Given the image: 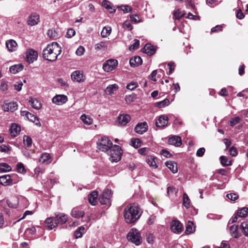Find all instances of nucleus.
<instances>
[{
    "label": "nucleus",
    "instance_id": "1",
    "mask_svg": "<svg viewBox=\"0 0 248 248\" xmlns=\"http://www.w3.org/2000/svg\"><path fill=\"white\" fill-rule=\"evenodd\" d=\"M141 215L140 208L136 204H128L124 209V217L127 224L135 223Z\"/></svg>",
    "mask_w": 248,
    "mask_h": 248
},
{
    "label": "nucleus",
    "instance_id": "2",
    "mask_svg": "<svg viewBox=\"0 0 248 248\" xmlns=\"http://www.w3.org/2000/svg\"><path fill=\"white\" fill-rule=\"evenodd\" d=\"M61 47L57 42H53L47 46L43 50V58L50 62L55 61L58 56L61 53Z\"/></svg>",
    "mask_w": 248,
    "mask_h": 248
},
{
    "label": "nucleus",
    "instance_id": "3",
    "mask_svg": "<svg viewBox=\"0 0 248 248\" xmlns=\"http://www.w3.org/2000/svg\"><path fill=\"white\" fill-rule=\"evenodd\" d=\"M108 154L111 162H117L121 158L122 151L118 145H114L108 151Z\"/></svg>",
    "mask_w": 248,
    "mask_h": 248
},
{
    "label": "nucleus",
    "instance_id": "4",
    "mask_svg": "<svg viewBox=\"0 0 248 248\" xmlns=\"http://www.w3.org/2000/svg\"><path fill=\"white\" fill-rule=\"evenodd\" d=\"M127 240L135 244L136 246H139L142 243V238L140 232L136 229H131L127 235Z\"/></svg>",
    "mask_w": 248,
    "mask_h": 248
},
{
    "label": "nucleus",
    "instance_id": "5",
    "mask_svg": "<svg viewBox=\"0 0 248 248\" xmlns=\"http://www.w3.org/2000/svg\"><path fill=\"white\" fill-rule=\"evenodd\" d=\"M97 148L101 151L108 152L113 146L111 141L108 137H103L97 142Z\"/></svg>",
    "mask_w": 248,
    "mask_h": 248
},
{
    "label": "nucleus",
    "instance_id": "6",
    "mask_svg": "<svg viewBox=\"0 0 248 248\" xmlns=\"http://www.w3.org/2000/svg\"><path fill=\"white\" fill-rule=\"evenodd\" d=\"M118 65V61L114 59H109L105 62L103 68L105 72H109L115 69Z\"/></svg>",
    "mask_w": 248,
    "mask_h": 248
},
{
    "label": "nucleus",
    "instance_id": "7",
    "mask_svg": "<svg viewBox=\"0 0 248 248\" xmlns=\"http://www.w3.org/2000/svg\"><path fill=\"white\" fill-rule=\"evenodd\" d=\"M111 191L109 189L105 190L99 198V200L101 204H107L109 202L110 199L111 197Z\"/></svg>",
    "mask_w": 248,
    "mask_h": 248
},
{
    "label": "nucleus",
    "instance_id": "8",
    "mask_svg": "<svg viewBox=\"0 0 248 248\" xmlns=\"http://www.w3.org/2000/svg\"><path fill=\"white\" fill-rule=\"evenodd\" d=\"M71 78L74 81L79 83L83 82L85 80V76L83 75L82 71L77 70L72 73L71 75Z\"/></svg>",
    "mask_w": 248,
    "mask_h": 248
},
{
    "label": "nucleus",
    "instance_id": "9",
    "mask_svg": "<svg viewBox=\"0 0 248 248\" xmlns=\"http://www.w3.org/2000/svg\"><path fill=\"white\" fill-rule=\"evenodd\" d=\"M38 58L37 52L32 49H29L26 53V62L31 63L36 61Z\"/></svg>",
    "mask_w": 248,
    "mask_h": 248
},
{
    "label": "nucleus",
    "instance_id": "10",
    "mask_svg": "<svg viewBox=\"0 0 248 248\" xmlns=\"http://www.w3.org/2000/svg\"><path fill=\"white\" fill-rule=\"evenodd\" d=\"M67 100V96L64 94H58L53 97L52 102L57 105H61L65 103Z\"/></svg>",
    "mask_w": 248,
    "mask_h": 248
},
{
    "label": "nucleus",
    "instance_id": "11",
    "mask_svg": "<svg viewBox=\"0 0 248 248\" xmlns=\"http://www.w3.org/2000/svg\"><path fill=\"white\" fill-rule=\"evenodd\" d=\"M131 117L128 114H121L119 116L117 120L118 125L125 126L130 120Z\"/></svg>",
    "mask_w": 248,
    "mask_h": 248
},
{
    "label": "nucleus",
    "instance_id": "12",
    "mask_svg": "<svg viewBox=\"0 0 248 248\" xmlns=\"http://www.w3.org/2000/svg\"><path fill=\"white\" fill-rule=\"evenodd\" d=\"M148 128L147 123L146 122L138 124L135 127V131L139 134H143L146 132Z\"/></svg>",
    "mask_w": 248,
    "mask_h": 248
},
{
    "label": "nucleus",
    "instance_id": "13",
    "mask_svg": "<svg viewBox=\"0 0 248 248\" xmlns=\"http://www.w3.org/2000/svg\"><path fill=\"white\" fill-rule=\"evenodd\" d=\"M168 117L165 115H161L155 122V125L157 127H164L167 125Z\"/></svg>",
    "mask_w": 248,
    "mask_h": 248
},
{
    "label": "nucleus",
    "instance_id": "14",
    "mask_svg": "<svg viewBox=\"0 0 248 248\" xmlns=\"http://www.w3.org/2000/svg\"><path fill=\"white\" fill-rule=\"evenodd\" d=\"M182 224L177 220L172 221L171 223L170 229L174 233H180L182 231Z\"/></svg>",
    "mask_w": 248,
    "mask_h": 248
},
{
    "label": "nucleus",
    "instance_id": "15",
    "mask_svg": "<svg viewBox=\"0 0 248 248\" xmlns=\"http://www.w3.org/2000/svg\"><path fill=\"white\" fill-rule=\"evenodd\" d=\"M17 107L16 103L12 102L5 103L2 106V108L5 111L14 112L17 109Z\"/></svg>",
    "mask_w": 248,
    "mask_h": 248
},
{
    "label": "nucleus",
    "instance_id": "16",
    "mask_svg": "<svg viewBox=\"0 0 248 248\" xmlns=\"http://www.w3.org/2000/svg\"><path fill=\"white\" fill-rule=\"evenodd\" d=\"M39 22V15L36 13H33L30 15L28 20V24L30 26L37 25Z\"/></svg>",
    "mask_w": 248,
    "mask_h": 248
},
{
    "label": "nucleus",
    "instance_id": "17",
    "mask_svg": "<svg viewBox=\"0 0 248 248\" xmlns=\"http://www.w3.org/2000/svg\"><path fill=\"white\" fill-rule=\"evenodd\" d=\"M45 223L46 224V227L48 230H52L57 225L55 217L47 218L45 220Z\"/></svg>",
    "mask_w": 248,
    "mask_h": 248
},
{
    "label": "nucleus",
    "instance_id": "18",
    "mask_svg": "<svg viewBox=\"0 0 248 248\" xmlns=\"http://www.w3.org/2000/svg\"><path fill=\"white\" fill-rule=\"evenodd\" d=\"M168 143L169 144L179 147L182 144L181 139L180 137L174 136L169 139Z\"/></svg>",
    "mask_w": 248,
    "mask_h": 248
},
{
    "label": "nucleus",
    "instance_id": "19",
    "mask_svg": "<svg viewBox=\"0 0 248 248\" xmlns=\"http://www.w3.org/2000/svg\"><path fill=\"white\" fill-rule=\"evenodd\" d=\"M0 184L3 186H9L12 184V179L10 175H4L0 176Z\"/></svg>",
    "mask_w": 248,
    "mask_h": 248
},
{
    "label": "nucleus",
    "instance_id": "20",
    "mask_svg": "<svg viewBox=\"0 0 248 248\" xmlns=\"http://www.w3.org/2000/svg\"><path fill=\"white\" fill-rule=\"evenodd\" d=\"M157 158L153 155H148L146 157V161L147 164L154 169H156L158 167L156 163Z\"/></svg>",
    "mask_w": 248,
    "mask_h": 248
},
{
    "label": "nucleus",
    "instance_id": "21",
    "mask_svg": "<svg viewBox=\"0 0 248 248\" xmlns=\"http://www.w3.org/2000/svg\"><path fill=\"white\" fill-rule=\"evenodd\" d=\"M55 217L57 225L58 224H64L66 222L68 219L67 216L63 213H59L58 214L56 215Z\"/></svg>",
    "mask_w": 248,
    "mask_h": 248
},
{
    "label": "nucleus",
    "instance_id": "22",
    "mask_svg": "<svg viewBox=\"0 0 248 248\" xmlns=\"http://www.w3.org/2000/svg\"><path fill=\"white\" fill-rule=\"evenodd\" d=\"M52 159L49 154L44 153L40 158L39 162L42 164H49L52 161Z\"/></svg>",
    "mask_w": 248,
    "mask_h": 248
},
{
    "label": "nucleus",
    "instance_id": "23",
    "mask_svg": "<svg viewBox=\"0 0 248 248\" xmlns=\"http://www.w3.org/2000/svg\"><path fill=\"white\" fill-rule=\"evenodd\" d=\"M142 62L141 58L140 56H135L130 59L129 63L131 66L135 67L141 64Z\"/></svg>",
    "mask_w": 248,
    "mask_h": 248
},
{
    "label": "nucleus",
    "instance_id": "24",
    "mask_svg": "<svg viewBox=\"0 0 248 248\" xmlns=\"http://www.w3.org/2000/svg\"><path fill=\"white\" fill-rule=\"evenodd\" d=\"M6 46L9 51L13 52L16 49L17 44L14 40H9L6 42Z\"/></svg>",
    "mask_w": 248,
    "mask_h": 248
},
{
    "label": "nucleus",
    "instance_id": "25",
    "mask_svg": "<svg viewBox=\"0 0 248 248\" xmlns=\"http://www.w3.org/2000/svg\"><path fill=\"white\" fill-rule=\"evenodd\" d=\"M21 130L20 126L16 124H12L10 127V133L12 136L16 137Z\"/></svg>",
    "mask_w": 248,
    "mask_h": 248
},
{
    "label": "nucleus",
    "instance_id": "26",
    "mask_svg": "<svg viewBox=\"0 0 248 248\" xmlns=\"http://www.w3.org/2000/svg\"><path fill=\"white\" fill-rule=\"evenodd\" d=\"M155 51V46L149 44H146L143 48V52L150 56L154 54Z\"/></svg>",
    "mask_w": 248,
    "mask_h": 248
},
{
    "label": "nucleus",
    "instance_id": "27",
    "mask_svg": "<svg viewBox=\"0 0 248 248\" xmlns=\"http://www.w3.org/2000/svg\"><path fill=\"white\" fill-rule=\"evenodd\" d=\"M98 194L97 191H94L92 192L88 196V200L89 203L93 205H95L97 202V198Z\"/></svg>",
    "mask_w": 248,
    "mask_h": 248
},
{
    "label": "nucleus",
    "instance_id": "28",
    "mask_svg": "<svg viewBox=\"0 0 248 248\" xmlns=\"http://www.w3.org/2000/svg\"><path fill=\"white\" fill-rule=\"evenodd\" d=\"M29 102L31 104V107L35 109L39 110L42 107L41 103L36 98L31 97Z\"/></svg>",
    "mask_w": 248,
    "mask_h": 248
},
{
    "label": "nucleus",
    "instance_id": "29",
    "mask_svg": "<svg viewBox=\"0 0 248 248\" xmlns=\"http://www.w3.org/2000/svg\"><path fill=\"white\" fill-rule=\"evenodd\" d=\"M23 65L21 63L15 64L10 67V71L11 73L16 74L21 71L23 69Z\"/></svg>",
    "mask_w": 248,
    "mask_h": 248
},
{
    "label": "nucleus",
    "instance_id": "30",
    "mask_svg": "<svg viewBox=\"0 0 248 248\" xmlns=\"http://www.w3.org/2000/svg\"><path fill=\"white\" fill-rule=\"evenodd\" d=\"M195 231V226L192 221H188L186 226L185 233L189 234L193 233Z\"/></svg>",
    "mask_w": 248,
    "mask_h": 248
},
{
    "label": "nucleus",
    "instance_id": "31",
    "mask_svg": "<svg viewBox=\"0 0 248 248\" xmlns=\"http://www.w3.org/2000/svg\"><path fill=\"white\" fill-rule=\"evenodd\" d=\"M166 166L173 173H176L178 171L177 164L173 161H167L165 163Z\"/></svg>",
    "mask_w": 248,
    "mask_h": 248
},
{
    "label": "nucleus",
    "instance_id": "32",
    "mask_svg": "<svg viewBox=\"0 0 248 248\" xmlns=\"http://www.w3.org/2000/svg\"><path fill=\"white\" fill-rule=\"evenodd\" d=\"M27 118L30 121L34 123L36 125L38 126H41V124L39 122V119L32 113L29 112L27 116Z\"/></svg>",
    "mask_w": 248,
    "mask_h": 248
},
{
    "label": "nucleus",
    "instance_id": "33",
    "mask_svg": "<svg viewBox=\"0 0 248 248\" xmlns=\"http://www.w3.org/2000/svg\"><path fill=\"white\" fill-rule=\"evenodd\" d=\"M118 88V86L116 84H114L108 86L105 89V92L107 94H111L114 91H116Z\"/></svg>",
    "mask_w": 248,
    "mask_h": 248
},
{
    "label": "nucleus",
    "instance_id": "34",
    "mask_svg": "<svg viewBox=\"0 0 248 248\" xmlns=\"http://www.w3.org/2000/svg\"><path fill=\"white\" fill-rule=\"evenodd\" d=\"M71 215L74 217L80 218L84 216V212L83 211L79 210L77 208H74L72 211Z\"/></svg>",
    "mask_w": 248,
    "mask_h": 248
},
{
    "label": "nucleus",
    "instance_id": "35",
    "mask_svg": "<svg viewBox=\"0 0 248 248\" xmlns=\"http://www.w3.org/2000/svg\"><path fill=\"white\" fill-rule=\"evenodd\" d=\"M221 164L223 166H228L232 165V161L229 157L225 156H221L220 157Z\"/></svg>",
    "mask_w": 248,
    "mask_h": 248
},
{
    "label": "nucleus",
    "instance_id": "36",
    "mask_svg": "<svg viewBox=\"0 0 248 248\" xmlns=\"http://www.w3.org/2000/svg\"><path fill=\"white\" fill-rule=\"evenodd\" d=\"M80 119L84 124L88 125H91L93 121V119L85 114H82L80 117Z\"/></svg>",
    "mask_w": 248,
    "mask_h": 248
},
{
    "label": "nucleus",
    "instance_id": "37",
    "mask_svg": "<svg viewBox=\"0 0 248 248\" xmlns=\"http://www.w3.org/2000/svg\"><path fill=\"white\" fill-rule=\"evenodd\" d=\"M12 170V168L8 164L5 163H0V172H9Z\"/></svg>",
    "mask_w": 248,
    "mask_h": 248
},
{
    "label": "nucleus",
    "instance_id": "38",
    "mask_svg": "<svg viewBox=\"0 0 248 248\" xmlns=\"http://www.w3.org/2000/svg\"><path fill=\"white\" fill-rule=\"evenodd\" d=\"M237 216L239 217H246L248 214V207H243L241 209L238 210L237 211Z\"/></svg>",
    "mask_w": 248,
    "mask_h": 248
},
{
    "label": "nucleus",
    "instance_id": "39",
    "mask_svg": "<svg viewBox=\"0 0 248 248\" xmlns=\"http://www.w3.org/2000/svg\"><path fill=\"white\" fill-rule=\"evenodd\" d=\"M183 204L186 208L190 206V200L186 193L183 194Z\"/></svg>",
    "mask_w": 248,
    "mask_h": 248
},
{
    "label": "nucleus",
    "instance_id": "40",
    "mask_svg": "<svg viewBox=\"0 0 248 248\" xmlns=\"http://www.w3.org/2000/svg\"><path fill=\"white\" fill-rule=\"evenodd\" d=\"M85 228L83 226H81L78 228L75 232V236L76 238H80L82 237L83 233L84 231Z\"/></svg>",
    "mask_w": 248,
    "mask_h": 248
},
{
    "label": "nucleus",
    "instance_id": "41",
    "mask_svg": "<svg viewBox=\"0 0 248 248\" xmlns=\"http://www.w3.org/2000/svg\"><path fill=\"white\" fill-rule=\"evenodd\" d=\"M237 230H238V226L236 225H232L230 228V232L232 233V235L234 238L239 237V234L237 232Z\"/></svg>",
    "mask_w": 248,
    "mask_h": 248
},
{
    "label": "nucleus",
    "instance_id": "42",
    "mask_svg": "<svg viewBox=\"0 0 248 248\" xmlns=\"http://www.w3.org/2000/svg\"><path fill=\"white\" fill-rule=\"evenodd\" d=\"M240 227L243 234L246 236H248V224L246 222H243L241 224Z\"/></svg>",
    "mask_w": 248,
    "mask_h": 248
},
{
    "label": "nucleus",
    "instance_id": "43",
    "mask_svg": "<svg viewBox=\"0 0 248 248\" xmlns=\"http://www.w3.org/2000/svg\"><path fill=\"white\" fill-rule=\"evenodd\" d=\"M95 49L97 51L101 49L106 50L107 49V46H106L105 42H100V43L96 44L95 46Z\"/></svg>",
    "mask_w": 248,
    "mask_h": 248
},
{
    "label": "nucleus",
    "instance_id": "44",
    "mask_svg": "<svg viewBox=\"0 0 248 248\" xmlns=\"http://www.w3.org/2000/svg\"><path fill=\"white\" fill-rule=\"evenodd\" d=\"M47 34L48 36L52 39H56L58 36L57 32L53 29L48 30Z\"/></svg>",
    "mask_w": 248,
    "mask_h": 248
},
{
    "label": "nucleus",
    "instance_id": "45",
    "mask_svg": "<svg viewBox=\"0 0 248 248\" xmlns=\"http://www.w3.org/2000/svg\"><path fill=\"white\" fill-rule=\"evenodd\" d=\"M111 31V29L110 27H105L101 32V35L103 37H106L110 34Z\"/></svg>",
    "mask_w": 248,
    "mask_h": 248
},
{
    "label": "nucleus",
    "instance_id": "46",
    "mask_svg": "<svg viewBox=\"0 0 248 248\" xmlns=\"http://www.w3.org/2000/svg\"><path fill=\"white\" fill-rule=\"evenodd\" d=\"M23 143L28 147H31L32 144V140L31 138L26 135L24 136Z\"/></svg>",
    "mask_w": 248,
    "mask_h": 248
},
{
    "label": "nucleus",
    "instance_id": "47",
    "mask_svg": "<svg viewBox=\"0 0 248 248\" xmlns=\"http://www.w3.org/2000/svg\"><path fill=\"white\" fill-rule=\"evenodd\" d=\"M186 14L184 11H180L177 10L174 12L173 16L175 19L179 20L181 17L183 16Z\"/></svg>",
    "mask_w": 248,
    "mask_h": 248
},
{
    "label": "nucleus",
    "instance_id": "48",
    "mask_svg": "<svg viewBox=\"0 0 248 248\" xmlns=\"http://www.w3.org/2000/svg\"><path fill=\"white\" fill-rule=\"evenodd\" d=\"M170 104V101L167 99H165L162 101L157 102L156 106L161 108L168 106Z\"/></svg>",
    "mask_w": 248,
    "mask_h": 248
},
{
    "label": "nucleus",
    "instance_id": "49",
    "mask_svg": "<svg viewBox=\"0 0 248 248\" xmlns=\"http://www.w3.org/2000/svg\"><path fill=\"white\" fill-rule=\"evenodd\" d=\"M131 144L135 148H138L141 145V140L139 139H132L131 140Z\"/></svg>",
    "mask_w": 248,
    "mask_h": 248
},
{
    "label": "nucleus",
    "instance_id": "50",
    "mask_svg": "<svg viewBox=\"0 0 248 248\" xmlns=\"http://www.w3.org/2000/svg\"><path fill=\"white\" fill-rule=\"evenodd\" d=\"M103 6L107 9L109 10L110 13L115 12V10L112 9V7L110 5V3L107 0H104L102 3Z\"/></svg>",
    "mask_w": 248,
    "mask_h": 248
},
{
    "label": "nucleus",
    "instance_id": "51",
    "mask_svg": "<svg viewBox=\"0 0 248 248\" xmlns=\"http://www.w3.org/2000/svg\"><path fill=\"white\" fill-rule=\"evenodd\" d=\"M140 46V41L139 40H135L134 43H133L129 47V49L130 51L134 50L139 48Z\"/></svg>",
    "mask_w": 248,
    "mask_h": 248
},
{
    "label": "nucleus",
    "instance_id": "52",
    "mask_svg": "<svg viewBox=\"0 0 248 248\" xmlns=\"http://www.w3.org/2000/svg\"><path fill=\"white\" fill-rule=\"evenodd\" d=\"M241 118L239 117H235L232 118L230 121V125L233 127L240 122Z\"/></svg>",
    "mask_w": 248,
    "mask_h": 248
},
{
    "label": "nucleus",
    "instance_id": "53",
    "mask_svg": "<svg viewBox=\"0 0 248 248\" xmlns=\"http://www.w3.org/2000/svg\"><path fill=\"white\" fill-rule=\"evenodd\" d=\"M16 168L18 172L20 173H24L26 172L24 166L22 163H17Z\"/></svg>",
    "mask_w": 248,
    "mask_h": 248
},
{
    "label": "nucleus",
    "instance_id": "54",
    "mask_svg": "<svg viewBox=\"0 0 248 248\" xmlns=\"http://www.w3.org/2000/svg\"><path fill=\"white\" fill-rule=\"evenodd\" d=\"M138 87V84L135 82H131L126 85V89L131 91L133 90Z\"/></svg>",
    "mask_w": 248,
    "mask_h": 248
},
{
    "label": "nucleus",
    "instance_id": "55",
    "mask_svg": "<svg viewBox=\"0 0 248 248\" xmlns=\"http://www.w3.org/2000/svg\"><path fill=\"white\" fill-rule=\"evenodd\" d=\"M122 10L124 13H127L131 11V8L128 5H121L118 7Z\"/></svg>",
    "mask_w": 248,
    "mask_h": 248
},
{
    "label": "nucleus",
    "instance_id": "56",
    "mask_svg": "<svg viewBox=\"0 0 248 248\" xmlns=\"http://www.w3.org/2000/svg\"><path fill=\"white\" fill-rule=\"evenodd\" d=\"M167 193L168 195L170 194H172L173 193H175V194L176 195V194L178 192V189L177 188H176L175 187L173 186H169L167 188Z\"/></svg>",
    "mask_w": 248,
    "mask_h": 248
},
{
    "label": "nucleus",
    "instance_id": "57",
    "mask_svg": "<svg viewBox=\"0 0 248 248\" xmlns=\"http://www.w3.org/2000/svg\"><path fill=\"white\" fill-rule=\"evenodd\" d=\"M75 31L73 29H69L68 30H67V33H66V37H67V38H71L72 37H73V36L75 35Z\"/></svg>",
    "mask_w": 248,
    "mask_h": 248
},
{
    "label": "nucleus",
    "instance_id": "58",
    "mask_svg": "<svg viewBox=\"0 0 248 248\" xmlns=\"http://www.w3.org/2000/svg\"><path fill=\"white\" fill-rule=\"evenodd\" d=\"M85 51V49L83 46H79L76 51V54L78 56H82Z\"/></svg>",
    "mask_w": 248,
    "mask_h": 248
},
{
    "label": "nucleus",
    "instance_id": "59",
    "mask_svg": "<svg viewBox=\"0 0 248 248\" xmlns=\"http://www.w3.org/2000/svg\"><path fill=\"white\" fill-rule=\"evenodd\" d=\"M228 199L232 201H235L238 198V196L235 193H230L227 195Z\"/></svg>",
    "mask_w": 248,
    "mask_h": 248
},
{
    "label": "nucleus",
    "instance_id": "60",
    "mask_svg": "<svg viewBox=\"0 0 248 248\" xmlns=\"http://www.w3.org/2000/svg\"><path fill=\"white\" fill-rule=\"evenodd\" d=\"M146 241L149 244H153L154 241V236L153 234L149 233L147 235Z\"/></svg>",
    "mask_w": 248,
    "mask_h": 248
},
{
    "label": "nucleus",
    "instance_id": "61",
    "mask_svg": "<svg viewBox=\"0 0 248 248\" xmlns=\"http://www.w3.org/2000/svg\"><path fill=\"white\" fill-rule=\"evenodd\" d=\"M148 151L149 149L146 147L142 148L138 150V153L140 155H146L148 153Z\"/></svg>",
    "mask_w": 248,
    "mask_h": 248
},
{
    "label": "nucleus",
    "instance_id": "62",
    "mask_svg": "<svg viewBox=\"0 0 248 248\" xmlns=\"http://www.w3.org/2000/svg\"><path fill=\"white\" fill-rule=\"evenodd\" d=\"M223 29V26L222 25H217L216 27H213L211 29L212 32H217L219 31H221Z\"/></svg>",
    "mask_w": 248,
    "mask_h": 248
},
{
    "label": "nucleus",
    "instance_id": "63",
    "mask_svg": "<svg viewBox=\"0 0 248 248\" xmlns=\"http://www.w3.org/2000/svg\"><path fill=\"white\" fill-rule=\"evenodd\" d=\"M135 95L132 94L129 95H127L125 96V101L127 103H131L133 102L135 99Z\"/></svg>",
    "mask_w": 248,
    "mask_h": 248
},
{
    "label": "nucleus",
    "instance_id": "64",
    "mask_svg": "<svg viewBox=\"0 0 248 248\" xmlns=\"http://www.w3.org/2000/svg\"><path fill=\"white\" fill-rule=\"evenodd\" d=\"M168 66L169 67V74L170 75L174 71V70L175 69V65L174 62H169L168 63Z\"/></svg>",
    "mask_w": 248,
    "mask_h": 248
}]
</instances>
